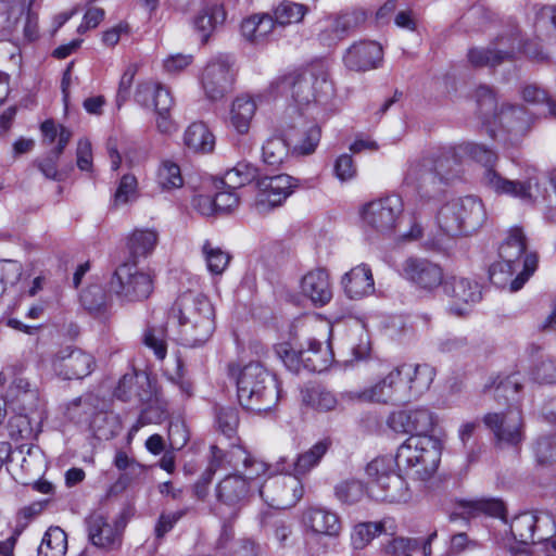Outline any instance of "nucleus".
<instances>
[{
  "label": "nucleus",
  "instance_id": "10",
  "mask_svg": "<svg viewBox=\"0 0 556 556\" xmlns=\"http://www.w3.org/2000/svg\"><path fill=\"white\" fill-rule=\"evenodd\" d=\"M403 201L399 195L392 194L374 200L363 206L362 218L364 224L377 233L392 235L402 217Z\"/></svg>",
  "mask_w": 556,
  "mask_h": 556
},
{
  "label": "nucleus",
  "instance_id": "51",
  "mask_svg": "<svg viewBox=\"0 0 556 556\" xmlns=\"http://www.w3.org/2000/svg\"><path fill=\"white\" fill-rule=\"evenodd\" d=\"M157 184L164 190L182 187L184 178L180 167L172 161H163L157 170Z\"/></svg>",
  "mask_w": 556,
  "mask_h": 556
},
{
  "label": "nucleus",
  "instance_id": "1",
  "mask_svg": "<svg viewBox=\"0 0 556 556\" xmlns=\"http://www.w3.org/2000/svg\"><path fill=\"white\" fill-rule=\"evenodd\" d=\"M434 370L428 365L402 364L375 384L349 392L351 400L364 403L397 404L419 397L431 386Z\"/></svg>",
  "mask_w": 556,
  "mask_h": 556
},
{
  "label": "nucleus",
  "instance_id": "28",
  "mask_svg": "<svg viewBox=\"0 0 556 556\" xmlns=\"http://www.w3.org/2000/svg\"><path fill=\"white\" fill-rule=\"evenodd\" d=\"M135 100L143 108L162 110L164 112L173 106V98L168 89L160 83L147 80L138 84Z\"/></svg>",
  "mask_w": 556,
  "mask_h": 556
},
{
  "label": "nucleus",
  "instance_id": "42",
  "mask_svg": "<svg viewBox=\"0 0 556 556\" xmlns=\"http://www.w3.org/2000/svg\"><path fill=\"white\" fill-rule=\"evenodd\" d=\"M67 535L60 527H50L38 547V556H65Z\"/></svg>",
  "mask_w": 556,
  "mask_h": 556
},
{
  "label": "nucleus",
  "instance_id": "45",
  "mask_svg": "<svg viewBox=\"0 0 556 556\" xmlns=\"http://www.w3.org/2000/svg\"><path fill=\"white\" fill-rule=\"evenodd\" d=\"M510 532L522 544L535 543L534 513L526 511L516 516L510 523Z\"/></svg>",
  "mask_w": 556,
  "mask_h": 556
},
{
  "label": "nucleus",
  "instance_id": "35",
  "mask_svg": "<svg viewBox=\"0 0 556 556\" xmlns=\"http://www.w3.org/2000/svg\"><path fill=\"white\" fill-rule=\"evenodd\" d=\"M184 143L194 153H208L215 147V137L204 123H192L185 131Z\"/></svg>",
  "mask_w": 556,
  "mask_h": 556
},
{
  "label": "nucleus",
  "instance_id": "6",
  "mask_svg": "<svg viewBox=\"0 0 556 556\" xmlns=\"http://www.w3.org/2000/svg\"><path fill=\"white\" fill-rule=\"evenodd\" d=\"M443 442L435 435H410L399 448L395 463L401 468L414 469L422 480L439 468Z\"/></svg>",
  "mask_w": 556,
  "mask_h": 556
},
{
  "label": "nucleus",
  "instance_id": "21",
  "mask_svg": "<svg viewBox=\"0 0 556 556\" xmlns=\"http://www.w3.org/2000/svg\"><path fill=\"white\" fill-rule=\"evenodd\" d=\"M383 60L382 47L377 41L364 40L353 43L345 52V66L355 72L377 68Z\"/></svg>",
  "mask_w": 556,
  "mask_h": 556
},
{
  "label": "nucleus",
  "instance_id": "16",
  "mask_svg": "<svg viewBox=\"0 0 556 556\" xmlns=\"http://www.w3.org/2000/svg\"><path fill=\"white\" fill-rule=\"evenodd\" d=\"M388 426L397 433L410 435H431L438 419L437 416L426 407L401 409L390 414Z\"/></svg>",
  "mask_w": 556,
  "mask_h": 556
},
{
  "label": "nucleus",
  "instance_id": "23",
  "mask_svg": "<svg viewBox=\"0 0 556 556\" xmlns=\"http://www.w3.org/2000/svg\"><path fill=\"white\" fill-rule=\"evenodd\" d=\"M301 294L315 306H324L332 299V285L328 271L315 268L307 271L300 281Z\"/></svg>",
  "mask_w": 556,
  "mask_h": 556
},
{
  "label": "nucleus",
  "instance_id": "38",
  "mask_svg": "<svg viewBox=\"0 0 556 556\" xmlns=\"http://www.w3.org/2000/svg\"><path fill=\"white\" fill-rule=\"evenodd\" d=\"M365 21V14L363 12L353 11L343 13L337 16L326 29V33L330 34L324 39L330 41L341 40L348 36L351 31L356 29Z\"/></svg>",
  "mask_w": 556,
  "mask_h": 556
},
{
  "label": "nucleus",
  "instance_id": "50",
  "mask_svg": "<svg viewBox=\"0 0 556 556\" xmlns=\"http://www.w3.org/2000/svg\"><path fill=\"white\" fill-rule=\"evenodd\" d=\"M522 270V267H517L513 263L505 262V260L500 258L498 262L492 264L489 270L490 280L493 285L500 287V288H506L509 286V290L511 291V281L513 276Z\"/></svg>",
  "mask_w": 556,
  "mask_h": 556
},
{
  "label": "nucleus",
  "instance_id": "3",
  "mask_svg": "<svg viewBox=\"0 0 556 556\" xmlns=\"http://www.w3.org/2000/svg\"><path fill=\"white\" fill-rule=\"evenodd\" d=\"M229 370L237 376L238 400L244 408L266 412L276 405L279 399L276 378L262 364L249 363L241 369L230 366Z\"/></svg>",
  "mask_w": 556,
  "mask_h": 556
},
{
  "label": "nucleus",
  "instance_id": "36",
  "mask_svg": "<svg viewBox=\"0 0 556 556\" xmlns=\"http://www.w3.org/2000/svg\"><path fill=\"white\" fill-rule=\"evenodd\" d=\"M329 446L330 441L328 440H321L317 442L308 451L300 454L296 460L290 465L287 470H292V473L299 478H301V476H305L319 464L323 456L327 453Z\"/></svg>",
  "mask_w": 556,
  "mask_h": 556
},
{
  "label": "nucleus",
  "instance_id": "30",
  "mask_svg": "<svg viewBox=\"0 0 556 556\" xmlns=\"http://www.w3.org/2000/svg\"><path fill=\"white\" fill-rule=\"evenodd\" d=\"M394 519L387 517L377 522H359L354 526L351 542L354 548L362 549L380 534L393 535L396 532Z\"/></svg>",
  "mask_w": 556,
  "mask_h": 556
},
{
  "label": "nucleus",
  "instance_id": "26",
  "mask_svg": "<svg viewBox=\"0 0 556 556\" xmlns=\"http://www.w3.org/2000/svg\"><path fill=\"white\" fill-rule=\"evenodd\" d=\"M445 292L454 300L451 311L463 315L467 309L460 305H469L480 301L481 291L476 281L465 277H452L445 283Z\"/></svg>",
  "mask_w": 556,
  "mask_h": 556
},
{
  "label": "nucleus",
  "instance_id": "34",
  "mask_svg": "<svg viewBox=\"0 0 556 556\" xmlns=\"http://www.w3.org/2000/svg\"><path fill=\"white\" fill-rule=\"evenodd\" d=\"M249 492V482L239 473L226 476L217 485V498L227 504L235 505L242 501Z\"/></svg>",
  "mask_w": 556,
  "mask_h": 556
},
{
  "label": "nucleus",
  "instance_id": "4",
  "mask_svg": "<svg viewBox=\"0 0 556 556\" xmlns=\"http://www.w3.org/2000/svg\"><path fill=\"white\" fill-rule=\"evenodd\" d=\"M277 85L279 92L290 91L299 105H324L333 94V86L324 64H313L301 72L283 76Z\"/></svg>",
  "mask_w": 556,
  "mask_h": 556
},
{
  "label": "nucleus",
  "instance_id": "27",
  "mask_svg": "<svg viewBox=\"0 0 556 556\" xmlns=\"http://www.w3.org/2000/svg\"><path fill=\"white\" fill-rule=\"evenodd\" d=\"M225 462L229 467L239 471V467H243V471L239 475L247 482L252 481L267 471V465L252 457L242 446L232 445L227 452H224Z\"/></svg>",
  "mask_w": 556,
  "mask_h": 556
},
{
  "label": "nucleus",
  "instance_id": "17",
  "mask_svg": "<svg viewBox=\"0 0 556 556\" xmlns=\"http://www.w3.org/2000/svg\"><path fill=\"white\" fill-rule=\"evenodd\" d=\"M257 186L258 192L256 194L255 208L261 214L281 205L294 188L293 178L285 174L263 177L258 180Z\"/></svg>",
  "mask_w": 556,
  "mask_h": 556
},
{
  "label": "nucleus",
  "instance_id": "11",
  "mask_svg": "<svg viewBox=\"0 0 556 556\" xmlns=\"http://www.w3.org/2000/svg\"><path fill=\"white\" fill-rule=\"evenodd\" d=\"M458 160L453 151L442 153L435 159H425L412 164L407 170L406 179L418 182L426 192L428 186L448 181L457 173Z\"/></svg>",
  "mask_w": 556,
  "mask_h": 556
},
{
  "label": "nucleus",
  "instance_id": "31",
  "mask_svg": "<svg viewBox=\"0 0 556 556\" xmlns=\"http://www.w3.org/2000/svg\"><path fill=\"white\" fill-rule=\"evenodd\" d=\"M304 523L315 534L337 536L341 531V522L338 515L325 507H309L304 513Z\"/></svg>",
  "mask_w": 556,
  "mask_h": 556
},
{
  "label": "nucleus",
  "instance_id": "19",
  "mask_svg": "<svg viewBox=\"0 0 556 556\" xmlns=\"http://www.w3.org/2000/svg\"><path fill=\"white\" fill-rule=\"evenodd\" d=\"M96 366L93 356L81 350H63L52 361L54 371L64 379H83L89 376Z\"/></svg>",
  "mask_w": 556,
  "mask_h": 556
},
{
  "label": "nucleus",
  "instance_id": "58",
  "mask_svg": "<svg viewBox=\"0 0 556 556\" xmlns=\"http://www.w3.org/2000/svg\"><path fill=\"white\" fill-rule=\"evenodd\" d=\"M143 343L153 350L157 359H164L167 353V345L163 328L150 327L144 331Z\"/></svg>",
  "mask_w": 556,
  "mask_h": 556
},
{
  "label": "nucleus",
  "instance_id": "41",
  "mask_svg": "<svg viewBox=\"0 0 556 556\" xmlns=\"http://www.w3.org/2000/svg\"><path fill=\"white\" fill-rule=\"evenodd\" d=\"M211 460L206 470L201 475L193 486L194 494L198 498L203 500L208 493V485L213 476L218 469H226L224 451L218 446L211 447Z\"/></svg>",
  "mask_w": 556,
  "mask_h": 556
},
{
  "label": "nucleus",
  "instance_id": "29",
  "mask_svg": "<svg viewBox=\"0 0 556 556\" xmlns=\"http://www.w3.org/2000/svg\"><path fill=\"white\" fill-rule=\"evenodd\" d=\"M342 286L351 299H361L372 294L375 282L371 269L366 264H359L342 277Z\"/></svg>",
  "mask_w": 556,
  "mask_h": 556
},
{
  "label": "nucleus",
  "instance_id": "12",
  "mask_svg": "<svg viewBox=\"0 0 556 556\" xmlns=\"http://www.w3.org/2000/svg\"><path fill=\"white\" fill-rule=\"evenodd\" d=\"M525 52L527 55L536 59L539 55L530 46L522 45L519 34L511 33L501 36L493 48H473L469 51L468 58L475 66H495L504 61L511 60L516 53Z\"/></svg>",
  "mask_w": 556,
  "mask_h": 556
},
{
  "label": "nucleus",
  "instance_id": "54",
  "mask_svg": "<svg viewBox=\"0 0 556 556\" xmlns=\"http://www.w3.org/2000/svg\"><path fill=\"white\" fill-rule=\"evenodd\" d=\"M138 198V181L134 175L127 174L121 178L118 187L114 193V206L125 205Z\"/></svg>",
  "mask_w": 556,
  "mask_h": 556
},
{
  "label": "nucleus",
  "instance_id": "49",
  "mask_svg": "<svg viewBox=\"0 0 556 556\" xmlns=\"http://www.w3.org/2000/svg\"><path fill=\"white\" fill-rule=\"evenodd\" d=\"M321 137L319 126L312 125L299 132V138L293 140L292 153L296 155H309L315 152Z\"/></svg>",
  "mask_w": 556,
  "mask_h": 556
},
{
  "label": "nucleus",
  "instance_id": "44",
  "mask_svg": "<svg viewBox=\"0 0 556 556\" xmlns=\"http://www.w3.org/2000/svg\"><path fill=\"white\" fill-rule=\"evenodd\" d=\"M40 131L43 144L51 146L58 141L53 149L58 150V153H63L72 138V131L63 125L56 124L53 119H46L42 122L40 125Z\"/></svg>",
  "mask_w": 556,
  "mask_h": 556
},
{
  "label": "nucleus",
  "instance_id": "39",
  "mask_svg": "<svg viewBox=\"0 0 556 556\" xmlns=\"http://www.w3.org/2000/svg\"><path fill=\"white\" fill-rule=\"evenodd\" d=\"M226 20V12L222 5L206 7L201 10L194 17V28L200 33L203 40H206L208 36Z\"/></svg>",
  "mask_w": 556,
  "mask_h": 556
},
{
  "label": "nucleus",
  "instance_id": "32",
  "mask_svg": "<svg viewBox=\"0 0 556 556\" xmlns=\"http://www.w3.org/2000/svg\"><path fill=\"white\" fill-rule=\"evenodd\" d=\"M256 109V99L251 96L242 94L233 100L230 109V123L238 134L244 135L249 131Z\"/></svg>",
  "mask_w": 556,
  "mask_h": 556
},
{
  "label": "nucleus",
  "instance_id": "33",
  "mask_svg": "<svg viewBox=\"0 0 556 556\" xmlns=\"http://www.w3.org/2000/svg\"><path fill=\"white\" fill-rule=\"evenodd\" d=\"M275 28L274 18L269 14H255L241 24V34L250 42H264Z\"/></svg>",
  "mask_w": 556,
  "mask_h": 556
},
{
  "label": "nucleus",
  "instance_id": "48",
  "mask_svg": "<svg viewBox=\"0 0 556 556\" xmlns=\"http://www.w3.org/2000/svg\"><path fill=\"white\" fill-rule=\"evenodd\" d=\"M308 12L307 7L292 1L280 2L274 11L275 24L285 26L293 23H299L303 20Z\"/></svg>",
  "mask_w": 556,
  "mask_h": 556
},
{
  "label": "nucleus",
  "instance_id": "18",
  "mask_svg": "<svg viewBox=\"0 0 556 556\" xmlns=\"http://www.w3.org/2000/svg\"><path fill=\"white\" fill-rule=\"evenodd\" d=\"M483 421L498 442L510 445L521 442L522 418L518 408L509 407L505 413L486 414Z\"/></svg>",
  "mask_w": 556,
  "mask_h": 556
},
{
  "label": "nucleus",
  "instance_id": "15",
  "mask_svg": "<svg viewBox=\"0 0 556 556\" xmlns=\"http://www.w3.org/2000/svg\"><path fill=\"white\" fill-rule=\"evenodd\" d=\"M235 80L233 63L228 55L213 58L204 67L201 85L205 96L211 100H219L230 91Z\"/></svg>",
  "mask_w": 556,
  "mask_h": 556
},
{
  "label": "nucleus",
  "instance_id": "55",
  "mask_svg": "<svg viewBox=\"0 0 556 556\" xmlns=\"http://www.w3.org/2000/svg\"><path fill=\"white\" fill-rule=\"evenodd\" d=\"M202 251L207 269L214 275H220L229 264V254L219 248H213L208 241L203 244Z\"/></svg>",
  "mask_w": 556,
  "mask_h": 556
},
{
  "label": "nucleus",
  "instance_id": "64",
  "mask_svg": "<svg viewBox=\"0 0 556 556\" xmlns=\"http://www.w3.org/2000/svg\"><path fill=\"white\" fill-rule=\"evenodd\" d=\"M534 451L540 464L556 462V435L539 439Z\"/></svg>",
  "mask_w": 556,
  "mask_h": 556
},
{
  "label": "nucleus",
  "instance_id": "14",
  "mask_svg": "<svg viewBox=\"0 0 556 556\" xmlns=\"http://www.w3.org/2000/svg\"><path fill=\"white\" fill-rule=\"evenodd\" d=\"M277 353L288 367L296 369L293 363H302L304 368L314 372L326 370L333 359L330 345H324L316 339H308L306 348L299 351H290L286 345H280Z\"/></svg>",
  "mask_w": 556,
  "mask_h": 556
},
{
  "label": "nucleus",
  "instance_id": "59",
  "mask_svg": "<svg viewBox=\"0 0 556 556\" xmlns=\"http://www.w3.org/2000/svg\"><path fill=\"white\" fill-rule=\"evenodd\" d=\"M535 518V543L547 541L556 534V522L554 517L546 511L534 513Z\"/></svg>",
  "mask_w": 556,
  "mask_h": 556
},
{
  "label": "nucleus",
  "instance_id": "25",
  "mask_svg": "<svg viewBox=\"0 0 556 556\" xmlns=\"http://www.w3.org/2000/svg\"><path fill=\"white\" fill-rule=\"evenodd\" d=\"M114 395L124 402L135 401L139 404L151 403L153 391L146 375L126 374L119 380Z\"/></svg>",
  "mask_w": 556,
  "mask_h": 556
},
{
  "label": "nucleus",
  "instance_id": "57",
  "mask_svg": "<svg viewBox=\"0 0 556 556\" xmlns=\"http://www.w3.org/2000/svg\"><path fill=\"white\" fill-rule=\"evenodd\" d=\"M254 178V169L245 164H238L226 172L223 184L226 188L238 189L249 184Z\"/></svg>",
  "mask_w": 556,
  "mask_h": 556
},
{
  "label": "nucleus",
  "instance_id": "13",
  "mask_svg": "<svg viewBox=\"0 0 556 556\" xmlns=\"http://www.w3.org/2000/svg\"><path fill=\"white\" fill-rule=\"evenodd\" d=\"M301 478L292 472L267 479L260 488L261 497L268 506L286 509L294 506L303 496Z\"/></svg>",
  "mask_w": 556,
  "mask_h": 556
},
{
  "label": "nucleus",
  "instance_id": "46",
  "mask_svg": "<svg viewBox=\"0 0 556 556\" xmlns=\"http://www.w3.org/2000/svg\"><path fill=\"white\" fill-rule=\"evenodd\" d=\"M289 146L282 137L274 136L268 138L262 147L264 163L270 166H278L287 159Z\"/></svg>",
  "mask_w": 556,
  "mask_h": 556
},
{
  "label": "nucleus",
  "instance_id": "24",
  "mask_svg": "<svg viewBox=\"0 0 556 556\" xmlns=\"http://www.w3.org/2000/svg\"><path fill=\"white\" fill-rule=\"evenodd\" d=\"M88 536L94 546L101 548H114L121 542L122 525L116 521H110L101 514H93L87 520Z\"/></svg>",
  "mask_w": 556,
  "mask_h": 556
},
{
  "label": "nucleus",
  "instance_id": "20",
  "mask_svg": "<svg viewBox=\"0 0 556 556\" xmlns=\"http://www.w3.org/2000/svg\"><path fill=\"white\" fill-rule=\"evenodd\" d=\"M465 210H469V213L472 214L468 222L469 227L477 225L480 208L475 204H470V201H458L457 199L447 202L440 208L437 217L440 229L452 237L465 236V228L460 216Z\"/></svg>",
  "mask_w": 556,
  "mask_h": 556
},
{
  "label": "nucleus",
  "instance_id": "52",
  "mask_svg": "<svg viewBox=\"0 0 556 556\" xmlns=\"http://www.w3.org/2000/svg\"><path fill=\"white\" fill-rule=\"evenodd\" d=\"M83 306L91 313H100L106 308L108 296L101 286L92 285L80 294Z\"/></svg>",
  "mask_w": 556,
  "mask_h": 556
},
{
  "label": "nucleus",
  "instance_id": "9",
  "mask_svg": "<svg viewBox=\"0 0 556 556\" xmlns=\"http://www.w3.org/2000/svg\"><path fill=\"white\" fill-rule=\"evenodd\" d=\"M500 258L513 263L522 270L511 281V292L522 288L529 277L535 271L538 266V256L534 252L527 253V238L523 230L519 227H513L500 247Z\"/></svg>",
  "mask_w": 556,
  "mask_h": 556
},
{
  "label": "nucleus",
  "instance_id": "63",
  "mask_svg": "<svg viewBox=\"0 0 556 556\" xmlns=\"http://www.w3.org/2000/svg\"><path fill=\"white\" fill-rule=\"evenodd\" d=\"M22 276V265L17 261H0V283L3 291L8 286H14Z\"/></svg>",
  "mask_w": 556,
  "mask_h": 556
},
{
  "label": "nucleus",
  "instance_id": "5",
  "mask_svg": "<svg viewBox=\"0 0 556 556\" xmlns=\"http://www.w3.org/2000/svg\"><path fill=\"white\" fill-rule=\"evenodd\" d=\"M464 150L471 159L483 166L481 184L497 194H507L521 200H531L533 190L538 189L539 179L536 176H530L525 181L509 180L504 178L493 166L497 161L496 153L481 143L469 142L464 146Z\"/></svg>",
  "mask_w": 556,
  "mask_h": 556
},
{
  "label": "nucleus",
  "instance_id": "2",
  "mask_svg": "<svg viewBox=\"0 0 556 556\" xmlns=\"http://www.w3.org/2000/svg\"><path fill=\"white\" fill-rule=\"evenodd\" d=\"M178 319L177 340L188 348L205 344L215 330V312L210 300L199 293L181 294L173 308Z\"/></svg>",
  "mask_w": 556,
  "mask_h": 556
},
{
  "label": "nucleus",
  "instance_id": "47",
  "mask_svg": "<svg viewBox=\"0 0 556 556\" xmlns=\"http://www.w3.org/2000/svg\"><path fill=\"white\" fill-rule=\"evenodd\" d=\"M464 508H466V513L471 517L482 514L492 517H503L505 514V505L497 498H477L467 501L464 502Z\"/></svg>",
  "mask_w": 556,
  "mask_h": 556
},
{
  "label": "nucleus",
  "instance_id": "60",
  "mask_svg": "<svg viewBox=\"0 0 556 556\" xmlns=\"http://www.w3.org/2000/svg\"><path fill=\"white\" fill-rule=\"evenodd\" d=\"M533 379L541 384L556 382V359L546 357L535 364L532 369Z\"/></svg>",
  "mask_w": 556,
  "mask_h": 556
},
{
  "label": "nucleus",
  "instance_id": "43",
  "mask_svg": "<svg viewBox=\"0 0 556 556\" xmlns=\"http://www.w3.org/2000/svg\"><path fill=\"white\" fill-rule=\"evenodd\" d=\"M302 402L314 409L328 412L336 408L338 400L336 395L320 386L302 390Z\"/></svg>",
  "mask_w": 556,
  "mask_h": 556
},
{
  "label": "nucleus",
  "instance_id": "40",
  "mask_svg": "<svg viewBox=\"0 0 556 556\" xmlns=\"http://www.w3.org/2000/svg\"><path fill=\"white\" fill-rule=\"evenodd\" d=\"M159 241V233L154 229H135L127 239V247L134 257L147 256L152 253Z\"/></svg>",
  "mask_w": 556,
  "mask_h": 556
},
{
  "label": "nucleus",
  "instance_id": "7",
  "mask_svg": "<svg viewBox=\"0 0 556 556\" xmlns=\"http://www.w3.org/2000/svg\"><path fill=\"white\" fill-rule=\"evenodd\" d=\"M395 460L389 456L377 457L366 466L367 494L375 501L406 502L408 489L405 480L394 470Z\"/></svg>",
  "mask_w": 556,
  "mask_h": 556
},
{
  "label": "nucleus",
  "instance_id": "53",
  "mask_svg": "<svg viewBox=\"0 0 556 556\" xmlns=\"http://www.w3.org/2000/svg\"><path fill=\"white\" fill-rule=\"evenodd\" d=\"M367 493L364 484L358 480H349L341 482L336 486V496L343 504H356Z\"/></svg>",
  "mask_w": 556,
  "mask_h": 556
},
{
  "label": "nucleus",
  "instance_id": "22",
  "mask_svg": "<svg viewBox=\"0 0 556 556\" xmlns=\"http://www.w3.org/2000/svg\"><path fill=\"white\" fill-rule=\"evenodd\" d=\"M402 269L407 280L424 290H433L443 281L442 268L426 258H408Z\"/></svg>",
  "mask_w": 556,
  "mask_h": 556
},
{
  "label": "nucleus",
  "instance_id": "37",
  "mask_svg": "<svg viewBox=\"0 0 556 556\" xmlns=\"http://www.w3.org/2000/svg\"><path fill=\"white\" fill-rule=\"evenodd\" d=\"M495 122L508 132L522 135L528 129L529 117L526 111L519 106L507 105L494 116Z\"/></svg>",
  "mask_w": 556,
  "mask_h": 556
},
{
  "label": "nucleus",
  "instance_id": "62",
  "mask_svg": "<svg viewBox=\"0 0 556 556\" xmlns=\"http://www.w3.org/2000/svg\"><path fill=\"white\" fill-rule=\"evenodd\" d=\"M522 98L529 103H541L547 108L551 116L556 117V104L548 99L545 90L535 85H528L522 89Z\"/></svg>",
  "mask_w": 556,
  "mask_h": 556
},
{
  "label": "nucleus",
  "instance_id": "56",
  "mask_svg": "<svg viewBox=\"0 0 556 556\" xmlns=\"http://www.w3.org/2000/svg\"><path fill=\"white\" fill-rule=\"evenodd\" d=\"M534 27L542 37L556 36V7L541 8L536 13Z\"/></svg>",
  "mask_w": 556,
  "mask_h": 556
},
{
  "label": "nucleus",
  "instance_id": "8",
  "mask_svg": "<svg viewBox=\"0 0 556 556\" xmlns=\"http://www.w3.org/2000/svg\"><path fill=\"white\" fill-rule=\"evenodd\" d=\"M110 290L121 302L143 301L153 291V278L135 262H126L115 269Z\"/></svg>",
  "mask_w": 556,
  "mask_h": 556
},
{
  "label": "nucleus",
  "instance_id": "61",
  "mask_svg": "<svg viewBox=\"0 0 556 556\" xmlns=\"http://www.w3.org/2000/svg\"><path fill=\"white\" fill-rule=\"evenodd\" d=\"M139 67L140 65L138 63H130L126 66L124 73L122 74L116 93V103L118 106L125 103L128 99L134 78L138 73Z\"/></svg>",
  "mask_w": 556,
  "mask_h": 556
}]
</instances>
